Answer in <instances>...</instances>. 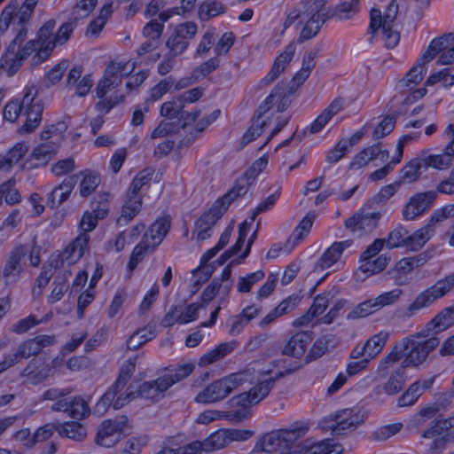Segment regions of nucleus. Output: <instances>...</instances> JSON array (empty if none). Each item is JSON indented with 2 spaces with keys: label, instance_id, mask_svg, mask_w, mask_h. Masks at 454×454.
Here are the masks:
<instances>
[{
  "label": "nucleus",
  "instance_id": "f257e3e1",
  "mask_svg": "<svg viewBox=\"0 0 454 454\" xmlns=\"http://www.w3.org/2000/svg\"><path fill=\"white\" fill-rule=\"evenodd\" d=\"M39 0H25L22 4L18 0L11 1L0 15V34L4 35L10 26L15 31V36L9 44V51L14 52L27 35V24L33 17Z\"/></svg>",
  "mask_w": 454,
  "mask_h": 454
},
{
  "label": "nucleus",
  "instance_id": "f03ea898",
  "mask_svg": "<svg viewBox=\"0 0 454 454\" xmlns=\"http://www.w3.org/2000/svg\"><path fill=\"white\" fill-rule=\"evenodd\" d=\"M325 20L322 1L303 0L287 13L284 27L287 28L294 23L301 26L298 43H302L317 35Z\"/></svg>",
  "mask_w": 454,
  "mask_h": 454
},
{
  "label": "nucleus",
  "instance_id": "7ed1b4c3",
  "mask_svg": "<svg viewBox=\"0 0 454 454\" xmlns=\"http://www.w3.org/2000/svg\"><path fill=\"white\" fill-rule=\"evenodd\" d=\"M399 6L395 0H392L387 6L384 13L380 10L372 8L370 12L369 31L372 38H380L387 49L395 48L400 41V33L395 28V20Z\"/></svg>",
  "mask_w": 454,
  "mask_h": 454
},
{
  "label": "nucleus",
  "instance_id": "20e7f679",
  "mask_svg": "<svg viewBox=\"0 0 454 454\" xmlns=\"http://www.w3.org/2000/svg\"><path fill=\"white\" fill-rule=\"evenodd\" d=\"M192 364H179L175 368L166 369V372L154 380L145 381L137 387V397L158 401L174 384L183 380L192 373Z\"/></svg>",
  "mask_w": 454,
  "mask_h": 454
},
{
  "label": "nucleus",
  "instance_id": "39448f33",
  "mask_svg": "<svg viewBox=\"0 0 454 454\" xmlns=\"http://www.w3.org/2000/svg\"><path fill=\"white\" fill-rule=\"evenodd\" d=\"M275 382L273 379H267L259 382L249 391L240 393L231 397L228 404L233 411H228L230 421L239 423L246 420L251 416L250 408L262 400H263L270 393Z\"/></svg>",
  "mask_w": 454,
  "mask_h": 454
},
{
  "label": "nucleus",
  "instance_id": "423d86ee",
  "mask_svg": "<svg viewBox=\"0 0 454 454\" xmlns=\"http://www.w3.org/2000/svg\"><path fill=\"white\" fill-rule=\"evenodd\" d=\"M251 380V373L247 371L231 373L214 380L198 393L194 401L197 403L209 404L224 400L231 393Z\"/></svg>",
  "mask_w": 454,
  "mask_h": 454
},
{
  "label": "nucleus",
  "instance_id": "0eeeda50",
  "mask_svg": "<svg viewBox=\"0 0 454 454\" xmlns=\"http://www.w3.org/2000/svg\"><path fill=\"white\" fill-rule=\"evenodd\" d=\"M364 421V416L357 407L346 408L337 411L323 418L319 427L335 435H340L348 431L355 430Z\"/></svg>",
  "mask_w": 454,
  "mask_h": 454
},
{
  "label": "nucleus",
  "instance_id": "6e6552de",
  "mask_svg": "<svg viewBox=\"0 0 454 454\" xmlns=\"http://www.w3.org/2000/svg\"><path fill=\"white\" fill-rule=\"evenodd\" d=\"M454 290V271L437 280L433 286L419 293L408 306V317H413L418 311L430 307L434 301Z\"/></svg>",
  "mask_w": 454,
  "mask_h": 454
},
{
  "label": "nucleus",
  "instance_id": "1a4fd4ad",
  "mask_svg": "<svg viewBox=\"0 0 454 454\" xmlns=\"http://www.w3.org/2000/svg\"><path fill=\"white\" fill-rule=\"evenodd\" d=\"M402 340H408L403 356L405 359L402 363L405 368L407 366L417 367L425 363L428 355L440 344V340L437 337L419 336V333Z\"/></svg>",
  "mask_w": 454,
  "mask_h": 454
},
{
  "label": "nucleus",
  "instance_id": "9d476101",
  "mask_svg": "<svg viewBox=\"0 0 454 454\" xmlns=\"http://www.w3.org/2000/svg\"><path fill=\"white\" fill-rule=\"evenodd\" d=\"M137 397V387L132 382L115 380L113 386L104 394L98 402L96 408L106 411L113 406L119 410Z\"/></svg>",
  "mask_w": 454,
  "mask_h": 454
},
{
  "label": "nucleus",
  "instance_id": "9b49d317",
  "mask_svg": "<svg viewBox=\"0 0 454 454\" xmlns=\"http://www.w3.org/2000/svg\"><path fill=\"white\" fill-rule=\"evenodd\" d=\"M127 426L128 418L125 416L104 420L98 428L96 444L105 448L114 447L124 436Z\"/></svg>",
  "mask_w": 454,
  "mask_h": 454
},
{
  "label": "nucleus",
  "instance_id": "f8f14e48",
  "mask_svg": "<svg viewBox=\"0 0 454 454\" xmlns=\"http://www.w3.org/2000/svg\"><path fill=\"white\" fill-rule=\"evenodd\" d=\"M37 89L35 85L27 86L23 95V103L25 104V114L27 120L19 129L20 133L27 134L33 132L42 121L43 112V104L41 101H35Z\"/></svg>",
  "mask_w": 454,
  "mask_h": 454
},
{
  "label": "nucleus",
  "instance_id": "ddd939ff",
  "mask_svg": "<svg viewBox=\"0 0 454 454\" xmlns=\"http://www.w3.org/2000/svg\"><path fill=\"white\" fill-rule=\"evenodd\" d=\"M252 432L241 429H219L207 437L204 442V451H216L229 446L233 442L246 441L251 437Z\"/></svg>",
  "mask_w": 454,
  "mask_h": 454
},
{
  "label": "nucleus",
  "instance_id": "4468645a",
  "mask_svg": "<svg viewBox=\"0 0 454 454\" xmlns=\"http://www.w3.org/2000/svg\"><path fill=\"white\" fill-rule=\"evenodd\" d=\"M56 343L54 334H41L22 341L12 355H8L15 365L21 359H27L39 355L45 348L53 346Z\"/></svg>",
  "mask_w": 454,
  "mask_h": 454
},
{
  "label": "nucleus",
  "instance_id": "2eb2a0df",
  "mask_svg": "<svg viewBox=\"0 0 454 454\" xmlns=\"http://www.w3.org/2000/svg\"><path fill=\"white\" fill-rule=\"evenodd\" d=\"M56 20L51 19L38 29L34 41L39 45V51L33 56L34 65H39L47 60L55 49L54 29Z\"/></svg>",
  "mask_w": 454,
  "mask_h": 454
},
{
  "label": "nucleus",
  "instance_id": "dca6fc26",
  "mask_svg": "<svg viewBox=\"0 0 454 454\" xmlns=\"http://www.w3.org/2000/svg\"><path fill=\"white\" fill-rule=\"evenodd\" d=\"M29 252L27 245L15 247L9 254L1 271V278L6 285L16 283L22 271V260Z\"/></svg>",
  "mask_w": 454,
  "mask_h": 454
},
{
  "label": "nucleus",
  "instance_id": "f3484780",
  "mask_svg": "<svg viewBox=\"0 0 454 454\" xmlns=\"http://www.w3.org/2000/svg\"><path fill=\"white\" fill-rule=\"evenodd\" d=\"M388 336V333L380 332L369 338L364 344H357L350 352V359H358L364 356L371 363L383 350Z\"/></svg>",
  "mask_w": 454,
  "mask_h": 454
},
{
  "label": "nucleus",
  "instance_id": "a211bd4d",
  "mask_svg": "<svg viewBox=\"0 0 454 454\" xmlns=\"http://www.w3.org/2000/svg\"><path fill=\"white\" fill-rule=\"evenodd\" d=\"M128 63L110 62L106 67L104 76L98 82L96 93L99 98L105 96L113 89L118 87L122 82L123 72Z\"/></svg>",
  "mask_w": 454,
  "mask_h": 454
},
{
  "label": "nucleus",
  "instance_id": "6ab92c4d",
  "mask_svg": "<svg viewBox=\"0 0 454 454\" xmlns=\"http://www.w3.org/2000/svg\"><path fill=\"white\" fill-rule=\"evenodd\" d=\"M436 192L428 191L416 193L405 204L403 209V217L406 221H413L427 212L436 199Z\"/></svg>",
  "mask_w": 454,
  "mask_h": 454
},
{
  "label": "nucleus",
  "instance_id": "aec40b11",
  "mask_svg": "<svg viewBox=\"0 0 454 454\" xmlns=\"http://www.w3.org/2000/svg\"><path fill=\"white\" fill-rule=\"evenodd\" d=\"M289 106V99L286 95V86L284 83H278L270 94L259 106L257 114L264 115L271 109L277 113L284 112Z\"/></svg>",
  "mask_w": 454,
  "mask_h": 454
},
{
  "label": "nucleus",
  "instance_id": "412c9836",
  "mask_svg": "<svg viewBox=\"0 0 454 454\" xmlns=\"http://www.w3.org/2000/svg\"><path fill=\"white\" fill-rule=\"evenodd\" d=\"M381 215L380 211L368 212L363 208L346 221V227L354 231H360L368 233L377 227Z\"/></svg>",
  "mask_w": 454,
  "mask_h": 454
},
{
  "label": "nucleus",
  "instance_id": "4be33fe9",
  "mask_svg": "<svg viewBox=\"0 0 454 454\" xmlns=\"http://www.w3.org/2000/svg\"><path fill=\"white\" fill-rule=\"evenodd\" d=\"M90 237L86 232H80L62 251L60 256L62 262L68 264H74L82 259L89 250Z\"/></svg>",
  "mask_w": 454,
  "mask_h": 454
},
{
  "label": "nucleus",
  "instance_id": "5701e85b",
  "mask_svg": "<svg viewBox=\"0 0 454 454\" xmlns=\"http://www.w3.org/2000/svg\"><path fill=\"white\" fill-rule=\"evenodd\" d=\"M405 382V365L401 364L396 370L392 372L386 382L373 388L372 395L378 398L382 392L387 395H397L403 388Z\"/></svg>",
  "mask_w": 454,
  "mask_h": 454
},
{
  "label": "nucleus",
  "instance_id": "b1692460",
  "mask_svg": "<svg viewBox=\"0 0 454 454\" xmlns=\"http://www.w3.org/2000/svg\"><path fill=\"white\" fill-rule=\"evenodd\" d=\"M352 244L351 240L334 242L320 256L314 266V271L322 272L334 264H338L345 249Z\"/></svg>",
  "mask_w": 454,
  "mask_h": 454
},
{
  "label": "nucleus",
  "instance_id": "393cba45",
  "mask_svg": "<svg viewBox=\"0 0 454 454\" xmlns=\"http://www.w3.org/2000/svg\"><path fill=\"white\" fill-rule=\"evenodd\" d=\"M454 323V306L445 308L431 319L426 326L419 332V336H430L442 333L450 327Z\"/></svg>",
  "mask_w": 454,
  "mask_h": 454
},
{
  "label": "nucleus",
  "instance_id": "a878e982",
  "mask_svg": "<svg viewBox=\"0 0 454 454\" xmlns=\"http://www.w3.org/2000/svg\"><path fill=\"white\" fill-rule=\"evenodd\" d=\"M312 333L310 332H299L294 334L283 348V355L296 358L301 357L308 346L312 340Z\"/></svg>",
  "mask_w": 454,
  "mask_h": 454
},
{
  "label": "nucleus",
  "instance_id": "bb28decb",
  "mask_svg": "<svg viewBox=\"0 0 454 454\" xmlns=\"http://www.w3.org/2000/svg\"><path fill=\"white\" fill-rule=\"evenodd\" d=\"M77 180L78 175H73L66 178L59 185L55 187L48 196V205L51 208H55L65 202L69 198Z\"/></svg>",
  "mask_w": 454,
  "mask_h": 454
},
{
  "label": "nucleus",
  "instance_id": "cd10ccee",
  "mask_svg": "<svg viewBox=\"0 0 454 454\" xmlns=\"http://www.w3.org/2000/svg\"><path fill=\"white\" fill-rule=\"evenodd\" d=\"M388 157L389 152L387 150H382L380 144H374L360 151L354 157L351 167L360 168L365 167L373 159L379 158L381 161H386Z\"/></svg>",
  "mask_w": 454,
  "mask_h": 454
},
{
  "label": "nucleus",
  "instance_id": "c85d7f7f",
  "mask_svg": "<svg viewBox=\"0 0 454 454\" xmlns=\"http://www.w3.org/2000/svg\"><path fill=\"white\" fill-rule=\"evenodd\" d=\"M170 225L171 222L168 217L159 218L151 224L148 231L142 238H146L147 242L155 249L167 236L169 231Z\"/></svg>",
  "mask_w": 454,
  "mask_h": 454
},
{
  "label": "nucleus",
  "instance_id": "c756f323",
  "mask_svg": "<svg viewBox=\"0 0 454 454\" xmlns=\"http://www.w3.org/2000/svg\"><path fill=\"white\" fill-rule=\"evenodd\" d=\"M428 62L422 61L421 57L417 60L415 66H413L409 72L399 80L397 85L400 90H411L415 88L422 80L427 73V64Z\"/></svg>",
  "mask_w": 454,
  "mask_h": 454
},
{
  "label": "nucleus",
  "instance_id": "7c9ffc66",
  "mask_svg": "<svg viewBox=\"0 0 454 454\" xmlns=\"http://www.w3.org/2000/svg\"><path fill=\"white\" fill-rule=\"evenodd\" d=\"M454 43V33L444 34L437 38L433 39L427 51L422 54L421 60L430 62L438 54L447 51Z\"/></svg>",
  "mask_w": 454,
  "mask_h": 454
},
{
  "label": "nucleus",
  "instance_id": "2f4dec72",
  "mask_svg": "<svg viewBox=\"0 0 454 454\" xmlns=\"http://www.w3.org/2000/svg\"><path fill=\"white\" fill-rule=\"evenodd\" d=\"M406 343H408V340L396 342L391 350L380 361L377 368V372L380 375L385 376L388 370L403 357Z\"/></svg>",
  "mask_w": 454,
  "mask_h": 454
},
{
  "label": "nucleus",
  "instance_id": "473e14b6",
  "mask_svg": "<svg viewBox=\"0 0 454 454\" xmlns=\"http://www.w3.org/2000/svg\"><path fill=\"white\" fill-rule=\"evenodd\" d=\"M437 223L436 222H431V218L428 221V223L424 227L416 231L413 234L408 233V239H406V243H404V247L411 251H418L432 237L434 233V225Z\"/></svg>",
  "mask_w": 454,
  "mask_h": 454
},
{
  "label": "nucleus",
  "instance_id": "72a5a7b5",
  "mask_svg": "<svg viewBox=\"0 0 454 454\" xmlns=\"http://www.w3.org/2000/svg\"><path fill=\"white\" fill-rule=\"evenodd\" d=\"M142 197L127 193V200L122 206L121 213L117 219V224L125 226L129 223L142 209Z\"/></svg>",
  "mask_w": 454,
  "mask_h": 454
},
{
  "label": "nucleus",
  "instance_id": "f704fd0d",
  "mask_svg": "<svg viewBox=\"0 0 454 454\" xmlns=\"http://www.w3.org/2000/svg\"><path fill=\"white\" fill-rule=\"evenodd\" d=\"M427 170L426 163L422 156L410 160L400 171V176L397 180L400 184L412 183L418 180L422 171Z\"/></svg>",
  "mask_w": 454,
  "mask_h": 454
},
{
  "label": "nucleus",
  "instance_id": "c9c22d12",
  "mask_svg": "<svg viewBox=\"0 0 454 454\" xmlns=\"http://www.w3.org/2000/svg\"><path fill=\"white\" fill-rule=\"evenodd\" d=\"M59 144L54 141H48L36 146L32 153V158L37 160L35 167L47 164L57 153Z\"/></svg>",
  "mask_w": 454,
  "mask_h": 454
},
{
  "label": "nucleus",
  "instance_id": "e433bc0d",
  "mask_svg": "<svg viewBox=\"0 0 454 454\" xmlns=\"http://www.w3.org/2000/svg\"><path fill=\"white\" fill-rule=\"evenodd\" d=\"M235 344L224 342L219 344L214 349L204 354L199 360L200 366H207L226 356L234 349Z\"/></svg>",
  "mask_w": 454,
  "mask_h": 454
},
{
  "label": "nucleus",
  "instance_id": "4c0bfd02",
  "mask_svg": "<svg viewBox=\"0 0 454 454\" xmlns=\"http://www.w3.org/2000/svg\"><path fill=\"white\" fill-rule=\"evenodd\" d=\"M317 56V50L308 51L303 59L301 68L294 74L293 82L297 85H301L309 76L311 71L316 66V59Z\"/></svg>",
  "mask_w": 454,
  "mask_h": 454
},
{
  "label": "nucleus",
  "instance_id": "58836bf2",
  "mask_svg": "<svg viewBox=\"0 0 454 454\" xmlns=\"http://www.w3.org/2000/svg\"><path fill=\"white\" fill-rule=\"evenodd\" d=\"M36 364V360L30 361L22 371L21 375L27 377L33 384H39L53 375V369L49 364L44 365L38 372H35Z\"/></svg>",
  "mask_w": 454,
  "mask_h": 454
},
{
  "label": "nucleus",
  "instance_id": "ea45409f",
  "mask_svg": "<svg viewBox=\"0 0 454 454\" xmlns=\"http://www.w3.org/2000/svg\"><path fill=\"white\" fill-rule=\"evenodd\" d=\"M226 12V6L216 0L204 1L200 4L198 16L202 21L217 17Z\"/></svg>",
  "mask_w": 454,
  "mask_h": 454
},
{
  "label": "nucleus",
  "instance_id": "a19ab883",
  "mask_svg": "<svg viewBox=\"0 0 454 454\" xmlns=\"http://www.w3.org/2000/svg\"><path fill=\"white\" fill-rule=\"evenodd\" d=\"M308 430L309 427L305 425H293L288 428L279 430L281 439L284 442V449L291 452L292 445L303 437Z\"/></svg>",
  "mask_w": 454,
  "mask_h": 454
},
{
  "label": "nucleus",
  "instance_id": "79ce46f5",
  "mask_svg": "<svg viewBox=\"0 0 454 454\" xmlns=\"http://www.w3.org/2000/svg\"><path fill=\"white\" fill-rule=\"evenodd\" d=\"M155 336V329L152 326H145L135 332L129 338L127 347L130 350H137L147 341L152 340Z\"/></svg>",
  "mask_w": 454,
  "mask_h": 454
},
{
  "label": "nucleus",
  "instance_id": "37998d69",
  "mask_svg": "<svg viewBox=\"0 0 454 454\" xmlns=\"http://www.w3.org/2000/svg\"><path fill=\"white\" fill-rule=\"evenodd\" d=\"M58 433L64 437L81 442L87 435L86 429L77 422H67L57 426Z\"/></svg>",
  "mask_w": 454,
  "mask_h": 454
},
{
  "label": "nucleus",
  "instance_id": "c03bdc74",
  "mask_svg": "<svg viewBox=\"0 0 454 454\" xmlns=\"http://www.w3.org/2000/svg\"><path fill=\"white\" fill-rule=\"evenodd\" d=\"M258 445L264 452L287 451V450L284 449V442L281 439L279 431L265 434Z\"/></svg>",
  "mask_w": 454,
  "mask_h": 454
},
{
  "label": "nucleus",
  "instance_id": "a18cd8bd",
  "mask_svg": "<svg viewBox=\"0 0 454 454\" xmlns=\"http://www.w3.org/2000/svg\"><path fill=\"white\" fill-rule=\"evenodd\" d=\"M154 170L151 168H144L138 172L132 180L127 193L136 197H142L140 191L143 186L148 184L151 182Z\"/></svg>",
  "mask_w": 454,
  "mask_h": 454
},
{
  "label": "nucleus",
  "instance_id": "49530a36",
  "mask_svg": "<svg viewBox=\"0 0 454 454\" xmlns=\"http://www.w3.org/2000/svg\"><path fill=\"white\" fill-rule=\"evenodd\" d=\"M28 152L26 143L15 144L2 158L6 165V171H10Z\"/></svg>",
  "mask_w": 454,
  "mask_h": 454
},
{
  "label": "nucleus",
  "instance_id": "de8ad7c7",
  "mask_svg": "<svg viewBox=\"0 0 454 454\" xmlns=\"http://www.w3.org/2000/svg\"><path fill=\"white\" fill-rule=\"evenodd\" d=\"M79 176H82V179L79 185L80 195L83 198L90 196L99 185L100 177L99 176L93 174L90 171H82Z\"/></svg>",
  "mask_w": 454,
  "mask_h": 454
},
{
  "label": "nucleus",
  "instance_id": "09e8293b",
  "mask_svg": "<svg viewBox=\"0 0 454 454\" xmlns=\"http://www.w3.org/2000/svg\"><path fill=\"white\" fill-rule=\"evenodd\" d=\"M342 451L341 445L331 440H324L308 447L303 454H341Z\"/></svg>",
  "mask_w": 454,
  "mask_h": 454
},
{
  "label": "nucleus",
  "instance_id": "8fccbe9b",
  "mask_svg": "<svg viewBox=\"0 0 454 454\" xmlns=\"http://www.w3.org/2000/svg\"><path fill=\"white\" fill-rule=\"evenodd\" d=\"M0 196L9 205L18 204L21 201V194L16 188V179L12 177L0 185Z\"/></svg>",
  "mask_w": 454,
  "mask_h": 454
},
{
  "label": "nucleus",
  "instance_id": "3c124183",
  "mask_svg": "<svg viewBox=\"0 0 454 454\" xmlns=\"http://www.w3.org/2000/svg\"><path fill=\"white\" fill-rule=\"evenodd\" d=\"M184 106L178 98H173L171 100L162 104L160 114L168 119L179 121L180 117H184Z\"/></svg>",
  "mask_w": 454,
  "mask_h": 454
},
{
  "label": "nucleus",
  "instance_id": "603ef678",
  "mask_svg": "<svg viewBox=\"0 0 454 454\" xmlns=\"http://www.w3.org/2000/svg\"><path fill=\"white\" fill-rule=\"evenodd\" d=\"M379 311L378 306L374 299H370L360 302L347 316L348 320H356L358 318L368 317Z\"/></svg>",
  "mask_w": 454,
  "mask_h": 454
},
{
  "label": "nucleus",
  "instance_id": "864d4df0",
  "mask_svg": "<svg viewBox=\"0 0 454 454\" xmlns=\"http://www.w3.org/2000/svg\"><path fill=\"white\" fill-rule=\"evenodd\" d=\"M388 264V258L381 254L376 259H368L361 262L360 270L367 276L374 275L384 270Z\"/></svg>",
  "mask_w": 454,
  "mask_h": 454
},
{
  "label": "nucleus",
  "instance_id": "5fc2aeb1",
  "mask_svg": "<svg viewBox=\"0 0 454 454\" xmlns=\"http://www.w3.org/2000/svg\"><path fill=\"white\" fill-rule=\"evenodd\" d=\"M22 65L23 61L18 58L16 51L10 52L9 47L7 52L0 59V68L5 70L9 77L13 76Z\"/></svg>",
  "mask_w": 454,
  "mask_h": 454
},
{
  "label": "nucleus",
  "instance_id": "6e6d98bb",
  "mask_svg": "<svg viewBox=\"0 0 454 454\" xmlns=\"http://www.w3.org/2000/svg\"><path fill=\"white\" fill-rule=\"evenodd\" d=\"M262 116H260L258 114L257 118L254 120L251 127L245 132L240 142L242 146L247 145L260 137L263 132L264 128L269 125L267 120H262Z\"/></svg>",
  "mask_w": 454,
  "mask_h": 454
},
{
  "label": "nucleus",
  "instance_id": "4d7b16f0",
  "mask_svg": "<svg viewBox=\"0 0 454 454\" xmlns=\"http://www.w3.org/2000/svg\"><path fill=\"white\" fill-rule=\"evenodd\" d=\"M155 249L147 242L146 238L141 239V241L134 247L129 262V267L130 270L135 269L137 264L143 260L145 255L148 253L153 252Z\"/></svg>",
  "mask_w": 454,
  "mask_h": 454
},
{
  "label": "nucleus",
  "instance_id": "13d9d810",
  "mask_svg": "<svg viewBox=\"0 0 454 454\" xmlns=\"http://www.w3.org/2000/svg\"><path fill=\"white\" fill-rule=\"evenodd\" d=\"M70 403L71 404L68 415L71 418L75 419H82L90 414V409L89 404L81 396L71 397Z\"/></svg>",
  "mask_w": 454,
  "mask_h": 454
},
{
  "label": "nucleus",
  "instance_id": "bf43d9fd",
  "mask_svg": "<svg viewBox=\"0 0 454 454\" xmlns=\"http://www.w3.org/2000/svg\"><path fill=\"white\" fill-rule=\"evenodd\" d=\"M427 262L426 256L419 254L412 257H405L396 262L395 266V271L403 273H409L415 268L420 267Z\"/></svg>",
  "mask_w": 454,
  "mask_h": 454
},
{
  "label": "nucleus",
  "instance_id": "052dcab7",
  "mask_svg": "<svg viewBox=\"0 0 454 454\" xmlns=\"http://www.w3.org/2000/svg\"><path fill=\"white\" fill-rule=\"evenodd\" d=\"M407 239L408 230L399 225L388 234L387 239H385V245L388 249L404 247Z\"/></svg>",
  "mask_w": 454,
  "mask_h": 454
},
{
  "label": "nucleus",
  "instance_id": "680f3d73",
  "mask_svg": "<svg viewBox=\"0 0 454 454\" xmlns=\"http://www.w3.org/2000/svg\"><path fill=\"white\" fill-rule=\"evenodd\" d=\"M69 277H71V271L67 270L64 272L63 277H59L55 279V286L48 297L50 304H54L62 299L67 290L66 283Z\"/></svg>",
  "mask_w": 454,
  "mask_h": 454
},
{
  "label": "nucleus",
  "instance_id": "e2e57ef3",
  "mask_svg": "<svg viewBox=\"0 0 454 454\" xmlns=\"http://www.w3.org/2000/svg\"><path fill=\"white\" fill-rule=\"evenodd\" d=\"M264 272L260 270L255 272L249 273L245 277L239 278L237 284V291L241 294L250 292L253 286L257 282L261 281L264 278Z\"/></svg>",
  "mask_w": 454,
  "mask_h": 454
},
{
  "label": "nucleus",
  "instance_id": "0e129e2a",
  "mask_svg": "<svg viewBox=\"0 0 454 454\" xmlns=\"http://www.w3.org/2000/svg\"><path fill=\"white\" fill-rule=\"evenodd\" d=\"M24 107L23 98L21 100L19 98L10 100L3 109L4 119L10 122H15Z\"/></svg>",
  "mask_w": 454,
  "mask_h": 454
},
{
  "label": "nucleus",
  "instance_id": "69168bd1",
  "mask_svg": "<svg viewBox=\"0 0 454 454\" xmlns=\"http://www.w3.org/2000/svg\"><path fill=\"white\" fill-rule=\"evenodd\" d=\"M333 336L332 334L322 335L316 340L310 351L309 353V356L311 359H317L325 355L328 351L329 345L333 342Z\"/></svg>",
  "mask_w": 454,
  "mask_h": 454
},
{
  "label": "nucleus",
  "instance_id": "338daca9",
  "mask_svg": "<svg viewBox=\"0 0 454 454\" xmlns=\"http://www.w3.org/2000/svg\"><path fill=\"white\" fill-rule=\"evenodd\" d=\"M226 210L227 208L223 204V201L216 200L211 208L203 214L199 220L206 222L207 224L213 227Z\"/></svg>",
  "mask_w": 454,
  "mask_h": 454
},
{
  "label": "nucleus",
  "instance_id": "774afa93",
  "mask_svg": "<svg viewBox=\"0 0 454 454\" xmlns=\"http://www.w3.org/2000/svg\"><path fill=\"white\" fill-rule=\"evenodd\" d=\"M75 27L76 22L73 19L64 22L54 34L55 48L65 44L70 39Z\"/></svg>",
  "mask_w": 454,
  "mask_h": 454
}]
</instances>
